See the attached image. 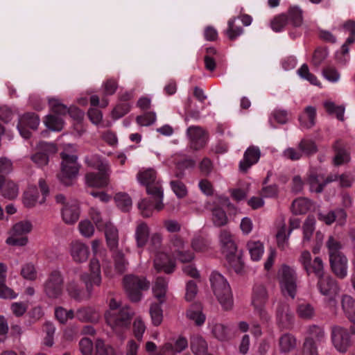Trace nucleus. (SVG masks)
I'll return each instance as SVG.
<instances>
[{
  "label": "nucleus",
  "mask_w": 355,
  "mask_h": 355,
  "mask_svg": "<svg viewBox=\"0 0 355 355\" xmlns=\"http://www.w3.org/2000/svg\"><path fill=\"white\" fill-rule=\"evenodd\" d=\"M139 182L146 187V193L154 200L155 209L160 211L164 208L162 202L164 190L157 173L153 168H141L137 175Z\"/></svg>",
  "instance_id": "f257e3e1"
},
{
  "label": "nucleus",
  "mask_w": 355,
  "mask_h": 355,
  "mask_svg": "<svg viewBox=\"0 0 355 355\" xmlns=\"http://www.w3.org/2000/svg\"><path fill=\"white\" fill-rule=\"evenodd\" d=\"M120 306V304L112 298L109 303L110 309L105 313L106 323L114 331L129 327L135 314L129 306Z\"/></svg>",
  "instance_id": "f03ea898"
},
{
  "label": "nucleus",
  "mask_w": 355,
  "mask_h": 355,
  "mask_svg": "<svg viewBox=\"0 0 355 355\" xmlns=\"http://www.w3.org/2000/svg\"><path fill=\"white\" fill-rule=\"evenodd\" d=\"M211 288L225 310L232 307L233 298L230 285L223 275L213 272L210 276Z\"/></svg>",
  "instance_id": "7ed1b4c3"
},
{
  "label": "nucleus",
  "mask_w": 355,
  "mask_h": 355,
  "mask_svg": "<svg viewBox=\"0 0 355 355\" xmlns=\"http://www.w3.org/2000/svg\"><path fill=\"white\" fill-rule=\"evenodd\" d=\"M60 157L62 158L61 172L58 177L64 185L69 187L73 184V180L76 178L80 165L77 162L78 156L76 155L62 152Z\"/></svg>",
  "instance_id": "20e7f679"
},
{
  "label": "nucleus",
  "mask_w": 355,
  "mask_h": 355,
  "mask_svg": "<svg viewBox=\"0 0 355 355\" xmlns=\"http://www.w3.org/2000/svg\"><path fill=\"white\" fill-rule=\"evenodd\" d=\"M355 335V326L349 329L339 325L331 328V340L334 347L340 353H345L352 345V336Z\"/></svg>",
  "instance_id": "39448f33"
},
{
  "label": "nucleus",
  "mask_w": 355,
  "mask_h": 355,
  "mask_svg": "<svg viewBox=\"0 0 355 355\" xmlns=\"http://www.w3.org/2000/svg\"><path fill=\"white\" fill-rule=\"evenodd\" d=\"M125 290L129 299L133 302L140 301L142 291H146L150 287V282L145 277L133 275H126L123 277Z\"/></svg>",
  "instance_id": "423d86ee"
},
{
  "label": "nucleus",
  "mask_w": 355,
  "mask_h": 355,
  "mask_svg": "<svg viewBox=\"0 0 355 355\" xmlns=\"http://www.w3.org/2000/svg\"><path fill=\"white\" fill-rule=\"evenodd\" d=\"M280 288L284 295L294 299L297 293V276L288 266L283 265L278 272Z\"/></svg>",
  "instance_id": "0eeeda50"
},
{
  "label": "nucleus",
  "mask_w": 355,
  "mask_h": 355,
  "mask_svg": "<svg viewBox=\"0 0 355 355\" xmlns=\"http://www.w3.org/2000/svg\"><path fill=\"white\" fill-rule=\"evenodd\" d=\"M317 286L322 295L327 297L330 306H336V297L338 294L339 287L336 280L331 275H322L318 277Z\"/></svg>",
  "instance_id": "6e6552de"
},
{
  "label": "nucleus",
  "mask_w": 355,
  "mask_h": 355,
  "mask_svg": "<svg viewBox=\"0 0 355 355\" xmlns=\"http://www.w3.org/2000/svg\"><path fill=\"white\" fill-rule=\"evenodd\" d=\"M222 253L225 255L230 266L236 272L241 273L244 268V262L242 259L243 251L238 250L236 243L221 246Z\"/></svg>",
  "instance_id": "1a4fd4ad"
},
{
  "label": "nucleus",
  "mask_w": 355,
  "mask_h": 355,
  "mask_svg": "<svg viewBox=\"0 0 355 355\" xmlns=\"http://www.w3.org/2000/svg\"><path fill=\"white\" fill-rule=\"evenodd\" d=\"M268 297L266 287L263 284H256L253 288L252 304L263 322H267L269 320V315L264 309Z\"/></svg>",
  "instance_id": "9d476101"
},
{
  "label": "nucleus",
  "mask_w": 355,
  "mask_h": 355,
  "mask_svg": "<svg viewBox=\"0 0 355 355\" xmlns=\"http://www.w3.org/2000/svg\"><path fill=\"white\" fill-rule=\"evenodd\" d=\"M63 278L60 271H52L46 282V295L50 298H58L62 293Z\"/></svg>",
  "instance_id": "9b49d317"
},
{
  "label": "nucleus",
  "mask_w": 355,
  "mask_h": 355,
  "mask_svg": "<svg viewBox=\"0 0 355 355\" xmlns=\"http://www.w3.org/2000/svg\"><path fill=\"white\" fill-rule=\"evenodd\" d=\"M40 123L37 114L28 112L20 116L17 124V129L20 135L25 139L30 138L31 132L28 129L36 130Z\"/></svg>",
  "instance_id": "f8f14e48"
},
{
  "label": "nucleus",
  "mask_w": 355,
  "mask_h": 355,
  "mask_svg": "<svg viewBox=\"0 0 355 355\" xmlns=\"http://www.w3.org/2000/svg\"><path fill=\"white\" fill-rule=\"evenodd\" d=\"M98 172H89L85 175V182L88 187L105 188L110 184V168L98 170Z\"/></svg>",
  "instance_id": "ddd939ff"
},
{
  "label": "nucleus",
  "mask_w": 355,
  "mask_h": 355,
  "mask_svg": "<svg viewBox=\"0 0 355 355\" xmlns=\"http://www.w3.org/2000/svg\"><path fill=\"white\" fill-rule=\"evenodd\" d=\"M187 136L190 140V147L198 150L202 148L207 141V132L200 126H190L187 130Z\"/></svg>",
  "instance_id": "4468645a"
},
{
  "label": "nucleus",
  "mask_w": 355,
  "mask_h": 355,
  "mask_svg": "<svg viewBox=\"0 0 355 355\" xmlns=\"http://www.w3.org/2000/svg\"><path fill=\"white\" fill-rule=\"evenodd\" d=\"M347 258L344 254L329 257L331 270L340 279H344L347 275Z\"/></svg>",
  "instance_id": "2eb2a0df"
},
{
  "label": "nucleus",
  "mask_w": 355,
  "mask_h": 355,
  "mask_svg": "<svg viewBox=\"0 0 355 355\" xmlns=\"http://www.w3.org/2000/svg\"><path fill=\"white\" fill-rule=\"evenodd\" d=\"M176 264L168 254L159 252L154 260V267L157 272L164 271L166 274H171L175 270Z\"/></svg>",
  "instance_id": "dca6fc26"
},
{
  "label": "nucleus",
  "mask_w": 355,
  "mask_h": 355,
  "mask_svg": "<svg viewBox=\"0 0 355 355\" xmlns=\"http://www.w3.org/2000/svg\"><path fill=\"white\" fill-rule=\"evenodd\" d=\"M261 156L259 149L256 146H250L244 153L243 159L240 162L239 170L246 173L248 170L256 164Z\"/></svg>",
  "instance_id": "f3484780"
},
{
  "label": "nucleus",
  "mask_w": 355,
  "mask_h": 355,
  "mask_svg": "<svg viewBox=\"0 0 355 355\" xmlns=\"http://www.w3.org/2000/svg\"><path fill=\"white\" fill-rule=\"evenodd\" d=\"M276 315L278 322L285 328H288L293 322V313L288 303L279 302L277 304Z\"/></svg>",
  "instance_id": "a211bd4d"
},
{
  "label": "nucleus",
  "mask_w": 355,
  "mask_h": 355,
  "mask_svg": "<svg viewBox=\"0 0 355 355\" xmlns=\"http://www.w3.org/2000/svg\"><path fill=\"white\" fill-rule=\"evenodd\" d=\"M70 254L76 262L82 263L88 259L89 248L79 241H73L70 243Z\"/></svg>",
  "instance_id": "6ab92c4d"
},
{
  "label": "nucleus",
  "mask_w": 355,
  "mask_h": 355,
  "mask_svg": "<svg viewBox=\"0 0 355 355\" xmlns=\"http://www.w3.org/2000/svg\"><path fill=\"white\" fill-rule=\"evenodd\" d=\"M188 347V341L186 338L180 336L174 344L165 343L160 349V355H175L180 353Z\"/></svg>",
  "instance_id": "aec40b11"
},
{
  "label": "nucleus",
  "mask_w": 355,
  "mask_h": 355,
  "mask_svg": "<svg viewBox=\"0 0 355 355\" xmlns=\"http://www.w3.org/2000/svg\"><path fill=\"white\" fill-rule=\"evenodd\" d=\"M62 216L67 224H73L79 218L80 207L77 202L67 203L62 209Z\"/></svg>",
  "instance_id": "412c9836"
},
{
  "label": "nucleus",
  "mask_w": 355,
  "mask_h": 355,
  "mask_svg": "<svg viewBox=\"0 0 355 355\" xmlns=\"http://www.w3.org/2000/svg\"><path fill=\"white\" fill-rule=\"evenodd\" d=\"M76 318L82 322L97 323L99 314L90 306H83L77 309Z\"/></svg>",
  "instance_id": "4be33fe9"
},
{
  "label": "nucleus",
  "mask_w": 355,
  "mask_h": 355,
  "mask_svg": "<svg viewBox=\"0 0 355 355\" xmlns=\"http://www.w3.org/2000/svg\"><path fill=\"white\" fill-rule=\"evenodd\" d=\"M333 148L335 152L334 158V165L340 166L347 163L350 160L349 153L345 148V146L340 140H337L334 143Z\"/></svg>",
  "instance_id": "5701e85b"
},
{
  "label": "nucleus",
  "mask_w": 355,
  "mask_h": 355,
  "mask_svg": "<svg viewBox=\"0 0 355 355\" xmlns=\"http://www.w3.org/2000/svg\"><path fill=\"white\" fill-rule=\"evenodd\" d=\"M341 307L345 317L355 325V299L348 295H343Z\"/></svg>",
  "instance_id": "b1692460"
},
{
  "label": "nucleus",
  "mask_w": 355,
  "mask_h": 355,
  "mask_svg": "<svg viewBox=\"0 0 355 355\" xmlns=\"http://www.w3.org/2000/svg\"><path fill=\"white\" fill-rule=\"evenodd\" d=\"M187 317L190 320L194 322L197 326H201L205 321V315L202 313V307L200 303H194L191 304L187 311Z\"/></svg>",
  "instance_id": "393cba45"
},
{
  "label": "nucleus",
  "mask_w": 355,
  "mask_h": 355,
  "mask_svg": "<svg viewBox=\"0 0 355 355\" xmlns=\"http://www.w3.org/2000/svg\"><path fill=\"white\" fill-rule=\"evenodd\" d=\"M297 316L302 320H311L315 317V309L313 304L302 301L296 307Z\"/></svg>",
  "instance_id": "a878e982"
},
{
  "label": "nucleus",
  "mask_w": 355,
  "mask_h": 355,
  "mask_svg": "<svg viewBox=\"0 0 355 355\" xmlns=\"http://www.w3.org/2000/svg\"><path fill=\"white\" fill-rule=\"evenodd\" d=\"M150 235V229L148 225L144 222L139 223L135 230V239L137 246L143 248L147 243Z\"/></svg>",
  "instance_id": "bb28decb"
},
{
  "label": "nucleus",
  "mask_w": 355,
  "mask_h": 355,
  "mask_svg": "<svg viewBox=\"0 0 355 355\" xmlns=\"http://www.w3.org/2000/svg\"><path fill=\"white\" fill-rule=\"evenodd\" d=\"M312 202L306 198H298L294 200L291 204V211L295 215L304 214L311 207Z\"/></svg>",
  "instance_id": "cd10ccee"
},
{
  "label": "nucleus",
  "mask_w": 355,
  "mask_h": 355,
  "mask_svg": "<svg viewBox=\"0 0 355 355\" xmlns=\"http://www.w3.org/2000/svg\"><path fill=\"white\" fill-rule=\"evenodd\" d=\"M304 113L299 117L300 125L306 129H310L315 124L316 110L313 106H307Z\"/></svg>",
  "instance_id": "c85d7f7f"
},
{
  "label": "nucleus",
  "mask_w": 355,
  "mask_h": 355,
  "mask_svg": "<svg viewBox=\"0 0 355 355\" xmlns=\"http://www.w3.org/2000/svg\"><path fill=\"white\" fill-rule=\"evenodd\" d=\"M105 236L107 247L113 250L117 248L119 243V234L116 227L111 224L105 225Z\"/></svg>",
  "instance_id": "c756f323"
},
{
  "label": "nucleus",
  "mask_w": 355,
  "mask_h": 355,
  "mask_svg": "<svg viewBox=\"0 0 355 355\" xmlns=\"http://www.w3.org/2000/svg\"><path fill=\"white\" fill-rule=\"evenodd\" d=\"M64 121L62 116L55 114H48L46 116V135L48 130L54 132H60L64 128Z\"/></svg>",
  "instance_id": "7c9ffc66"
},
{
  "label": "nucleus",
  "mask_w": 355,
  "mask_h": 355,
  "mask_svg": "<svg viewBox=\"0 0 355 355\" xmlns=\"http://www.w3.org/2000/svg\"><path fill=\"white\" fill-rule=\"evenodd\" d=\"M166 280L162 277H157L153 291L155 297L160 302V303H164L166 301Z\"/></svg>",
  "instance_id": "2f4dec72"
},
{
  "label": "nucleus",
  "mask_w": 355,
  "mask_h": 355,
  "mask_svg": "<svg viewBox=\"0 0 355 355\" xmlns=\"http://www.w3.org/2000/svg\"><path fill=\"white\" fill-rule=\"evenodd\" d=\"M297 148L301 150L302 155L311 157L318 151L316 143L311 139L304 138L300 140Z\"/></svg>",
  "instance_id": "473e14b6"
},
{
  "label": "nucleus",
  "mask_w": 355,
  "mask_h": 355,
  "mask_svg": "<svg viewBox=\"0 0 355 355\" xmlns=\"http://www.w3.org/2000/svg\"><path fill=\"white\" fill-rule=\"evenodd\" d=\"M211 220L214 226L220 227L226 225L229 219L226 212L220 207L215 206L211 209Z\"/></svg>",
  "instance_id": "72a5a7b5"
},
{
  "label": "nucleus",
  "mask_w": 355,
  "mask_h": 355,
  "mask_svg": "<svg viewBox=\"0 0 355 355\" xmlns=\"http://www.w3.org/2000/svg\"><path fill=\"white\" fill-rule=\"evenodd\" d=\"M67 291L69 295L77 302L87 300L90 298L91 296L90 293H88L87 295H85L83 291L78 286V285L73 282L68 284L67 286Z\"/></svg>",
  "instance_id": "f704fd0d"
},
{
  "label": "nucleus",
  "mask_w": 355,
  "mask_h": 355,
  "mask_svg": "<svg viewBox=\"0 0 355 355\" xmlns=\"http://www.w3.org/2000/svg\"><path fill=\"white\" fill-rule=\"evenodd\" d=\"M39 198V193L36 186H30L24 193L23 203L25 207L31 208L36 205Z\"/></svg>",
  "instance_id": "c9c22d12"
},
{
  "label": "nucleus",
  "mask_w": 355,
  "mask_h": 355,
  "mask_svg": "<svg viewBox=\"0 0 355 355\" xmlns=\"http://www.w3.org/2000/svg\"><path fill=\"white\" fill-rule=\"evenodd\" d=\"M114 199L116 206L123 211H128L132 207V199L126 193H117Z\"/></svg>",
  "instance_id": "e433bc0d"
},
{
  "label": "nucleus",
  "mask_w": 355,
  "mask_h": 355,
  "mask_svg": "<svg viewBox=\"0 0 355 355\" xmlns=\"http://www.w3.org/2000/svg\"><path fill=\"white\" fill-rule=\"evenodd\" d=\"M286 15L293 26L299 27L302 24V10L299 7L293 6L289 8Z\"/></svg>",
  "instance_id": "4c0bfd02"
},
{
  "label": "nucleus",
  "mask_w": 355,
  "mask_h": 355,
  "mask_svg": "<svg viewBox=\"0 0 355 355\" xmlns=\"http://www.w3.org/2000/svg\"><path fill=\"white\" fill-rule=\"evenodd\" d=\"M247 247L253 261H259L263 253V245L259 241H249Z\"/></svg>",
  "instance_id": "58836bf2"
},
{
  "label": "nucleus",
  "mask_w": 355,
  "mask_h": 355,
  "mask_svg": "<svg viewBox=\"0 0 355 355\" xmlns=\"http://www.w3.org/2000/svg\"><path fill=\"white\" fill-rule=\"evenodd\" d=\"M163 303L158 302L153 303L150 308V314L151 316L153 324L155 326H159L163 320V311L161 305Z\"/></svg>",
  "instance_id": "ea45409f"
},
{
  "label": "nucleus",
  "mask_w": 355,
  "mask_h": 355,
  "mask_svg": "<svg viewBox=\"0 0 355 355\" xmlns=\"http://www.w3.org/2000/svg\"><path fill=\"white\" fill-rule=\"evenodd\" d=\"M214 336L219 340H227L230 338V330L223 324H216L212 327Z\"/></svg>",
  "instance_id": "a19ab883"
},
{
  "label": "nucleus",
  "mask_w": 355,
  "mask_h": 355,
  "mask_svg": "<svg viewBox=\"0 0 355 355\" xmlns=\"http://www.w3.org/2000/svg\"><path fill=\"white\" fill-rule=\"evenodd\" d=\"M49 105L50 110L53 113V114L62 116L67 114V106L62 104L58 99L49 98Z\"/></svg>",
  "instance_id": "79ce46f5"
},
{
  "label": "nucleus",
  "mask_w": 355,
  "mask_h": 355,
  "mask_svg": "<svg viewBox=\"0 0 355 355\" xmlns=\"http://www.w3.org/2000/svg\"><path fill=\"white\" fill-rule=\"evenodd\" d=\"M288 23V18L286 14H279L275 16L270 21V27L275 32L282 31Z\"/></svg>",
  "instance_id": "37998d69"
},
{
  "label": "nucleus",
  "mask_w": 355,
  "mask_h": 355,
  "mask_svg": "<svg viewBox=\"0 0 355 355\" xmlns=\"http://www.w3.org/2000/svg\"><path fill=\"white\" fill-rule=\"evenodd\" d=\"M295 338L290 334H284L279 339L280 349L283 352H288L295 347Z\"/></svg>",
  "instance_id": "c03bdc74"
},
{
  "label": "nucleus",
  "mask_w": 355,
  "mask_h": 355,
  "mask_svg": "<svg viewBox=\"0 0 355 355\" xmlns=\"http://www.w3.org/2000/svg\"><path fill=\"white\" fill-rule=\"evenodd\" d=\"M191 245L196 252H206L209 248V242L202 236H196L192 239Z\"/></svg>",
  "instance_id": "a18cd8bd"
},
{
  "label": "nucleus",
  "mask_w": 355,
  "mask_h": 355,
  "mask_svg": "<svg viewBox=\"0 0 355 355\" xmlns=\"http://www.w3.org/2000/svg\"><path fill=\"white\" fill-rule=\"evenodd\" d=\"M326 245L328 248L329 257L336 256L338 254H343L341 252L343 245L332 236L329 237Z\"/></svg>",
  "instance_id": "49530a36"
},
{
  "label": "nucleus",
  "mask_w": 355,
  "mask_h": 355,
  "mask_svg": "<svg viewBox=\"0 0 355 355\" xmlns=\"http://www.w3.org/2000/svg\"><path fill=\"white\" fill-rule=\"evenodd\" d=\"M85 163L89 167L97 170H105V168H110L107 162H105L100 156L97 155H92L85 159Z\"/></svg>",
  "instance_id": "de8ad7c7"
},
{
  "label": "nucleus",
  "mask_w": 355,
  "mask_h": 355,
  "mask_svg": "<svg viewBox=\"0 0 355 355\" xmlns=\"http://www.w3.org/2000/svg\"><path fill=\"white\" fill-rule=\"evenodd\" d=\"M17 185L12 181L6 182L2 189L3 196L9 200H13L17 196Z\"/></svg>",
  "instance_id": "09e8293b"
},
{
  "label": "nucleus",
  "mask_w": 355,
  "mask_h": 355,
  "mask_svg": "<svg viewBox=\"0 0 355 355\" xmlns=\"http://www.w3.org/2000/svg\"><path fill=\"white\" fill-rule=\"evenodd\" d=\"M130 107L131 105L129 103H119L112 111V119L116 120L123 117L129 112Z\"/></svg>",
  "instance_id": "8fccbe9b"
},
{
  "label": "nucleus",
  "mask_w": 355,
  "mask_h": 355,
  "mask_svg": "<svg viewBox=\"0 0 355 355\" xmlns=\"http://www.w3.org/2000/svg\"><path fill=\"white\" fill-rule=\"evenodd\" d=\"M89 268L93 283L95 285L99 286L101 282V267L99 261L96 259H91L89 263Z\"/></svg>",
  "instance_id": "3c124183"
},
{
  "label": "nucleus",
  "mask_w": 355,
  "mask_h": 355,
  "mask_svg": "<svg viewBox=\"0 0 355 355\" xmlns=\"http://www.w3.org/2000/svg\"><path fill=\"white\" fill-rule=\"evenodd\" d=\"M95 355H114V349L102 339H97L95 343Z\"/></svg>",
  "instance_id": "603ef678"
},
{
  "label": "nucleus",
  "mask_w": 355,
  "mask_h": 355,
  "mask_svg": "<svg viewBox=\"0 0 355 355\" xmlns=\"http://www.w3.org/2000/svg\"><path fill=\"white\" fill-rule=\"evenodd\" d=\"M44 143L40 141L36 146L37 151L31 156V159L38 166L44 165Z\"/></svg>",
  "instance_id": "864d4df0"
},
{
  "label": "nucleus",
  "mask_w": 355,
  "mask_h": 355,
  "mask_svg": "<svg viewBox=\"0 0 355 355\" xmlns=\"http://www.w3.org/2000/svg\"><path fill=\"white\" fill-rule=\"evenodd\" d=\"M32 230V225L29 221H20L15 224L12 228V234L14 236H21L30 232Z\"/></svg>",
  "instance_id": "5fc2aeb1"
},
{
  "label": "nucleus",
  "mask_w": 355,
  "mask_h": 355,
  "mask_svg": "<svg viewBox=\"0 0 355 355\" xmlns=\"http://www.w3.org/2000/svg\"><path fill=\"white\" fill-rule=\"evenodd\" d=\"M172 190L178 198H183L187 195V189L186 185L180 180H172L170 182Z\"/></svg>",
  "instance_id": "6e6d98bb"
},
{
  "label": "nucleus",
  "mask_w": 355,
  "mask_h": 355,
  "mask_svg": "<svg viewBox=\"0 0 355 355\" xmlns=\"http://www.w3.org/2000/svg\"><path fill=\"white\" fill-rule=\"evenodd\" d=\"M21 275L24 279L33 281L37 278V271L32 263L25 264L21 270Z\"/></svg>",
  "instance_id": "4d7b16f0"
},
{
  "label": "nucleus",
  "mask_w": 355,
  "mask_h": 355,
  "mask_svg": "<svg viewBox=\"0 0 355 355\" xmlns=\"http://www.w3.org/2000/svg\"><path fill=\"white\" fill-rule=\"evenodd\" d=\"M324 179V175L323 174H318L315 172H311L306 179L307 184L310 186V190L311 191H314L315 188L322 184V182Z\"/></svg>",
  "instance_id": "13d9d810"
},
{
  "label": "nucleus",
  "mask_w": 355,
  "mask_h": 355,
  "mask_svg": "<svg viewBox=\"0 0 355 355\" xmlns=\"http://www.w3.org/2000/svg\"><path fill=\"white\" fill-rule=\"evenodd\" d=\"M314 218L308 216L303 225L304 241H310L314 231Z\"/></svg>",
  "instance_id": "bf43d9fd"
},
{
  "label": "nucleus",
  "mask_w": 355,
  "mask_h": 355,
  "mask_svg": "<svg viewBox=\"0 0 355 355\" xmlns=\"http://www.w3.org/2000/svg\"><path fill=\"white\" fill-rule=\"evenodd\" d=\"M303 355H318L317 346L313 338L308 337L303 345Z\"/></svg>",
  "instance_id": "052dcab7"
},
{
  "label": "nucleus",
  "mask_w": 355,
  "mask_h": 355,
  "mask_svg": "<svg viewBox=\"0 0 355 355\" xmlns=\"http://www.w3.org/2000/svg\"><path fill=\"white\" fill-rule=\"evenodd\" d=\"M243 31V30L241 27L235 26L234 19L228 21V28L226 31V35L230 40H234L242 34Z\"/></svg>",
  "instance_id": "680f3d73"
},
{
  "label": "nucleus",
  "mask_w": 355,
  "mask_h": 355,
  "mask_svg": "<svg viewBox=\"0 0 355 355\" xmlns=\"http://www.w3.org/2000/svg\"><path fill=\"white\" fill-rule=\"evenodd\" d=\"M78 228L80 234L86 238H90L94 234V227L88 220L80 221L78 225Z\"/></svg>",
  "instance_id": "e2e57ef3"
},
{
  "label": "nucleus",
  "mask_w": 355,
  "mask_h": 355,
  "mask_svg": "<svg viewBox=\"0 0 355 355\" xmlns=\"http://www.w3.org/2000/svg\"><path fill=\"white\" fill-rule=\"evenodd\" d=\"M313 272L318 277L324 275V264L320 257H315L310 265V273Z\"/></svg>",
  "instance_id": "0e129e2a"
},
{
  "label": "nucleus",
  "mask_w": 355,
  "mask_h": 355,
  "mask_svg": "<svg viewBox=\"0 0 355 355\" xmlns=\"http://www.w3.org/2000/svg\"><path fill=\"white\" fill-rule=\"evenodd\" d=\"M115 269L119 273H123L126 268L127 261L125 259L124 254L119 251L114 255Z\"/></svg>",
  "instance_id": "69168bd1"
},
{
  "label": "nucleus",
  "mask_w": 355,
  "mask_h": 355,
  "mask_svg": "<svg viewBox=\"0 0 355 355\" xmlns=\"http://www.w3.org/2000/svg\"><path fill=\"white\" fill-rule=\"evenodd\" d=\"M156 120L155 114L153 112H147L144 115L137 116V123L141 126H147L153 124Z\"/></svg>",
  "instance_id": "338daca9"
},
{
  "label": "nucleus",
  "mask_w": 355,
  "mask_h": 355,
  "mask_svg": "<svg viewBox=\"0 0 355 355\" xmlns=\"http://www.w3.org/2000/svg\"><path fill=\"white\" fill-rule=\"evenodd\" d=\"M79 346L83 355H92L93 343L90 339L82 338L79 342Z\"/></svg>",
  "instance_id": "774afa93"
}]
</instances>
